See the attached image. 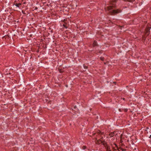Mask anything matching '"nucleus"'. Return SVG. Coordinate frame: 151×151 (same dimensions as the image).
I'll use <instances>...</instances> for the list:
<instances>
[{
    "label": "nucleus",
    "mask_w": 151,
    "mask_h": 151,
    "mask_svg": "<svg viewBox=\"0 0 151 151\" xmlns=\"http://www.w3.org/2000/svg\"><path fill=\"white\" fill-rule=\"evenodd\" d=\"M100 139L101 141H102L103 140H104L103 137H101V138L100 139Z\"/></svg>",
    "instance_id": "a211bd4d"
},
{
    "label": "nucleus",
    "mask_w": 151,
    "mask_h": 151,
    "mask_svg": "<svg viewBox=\"0 0 151 151\" xmlns=\"http://www.w3.org/2000/svg\"><path fill=\"white\" fill-rule=\"evenodd\" d=\"M37 52H39V50H37Z\"/></svg>",
    "instance_id": "a878e982"
},
{
    "label": "nucleus",
    "mask_w": 151,
    "mask_h": 151,
    "mask_svg": "<svg viewBox=\"0 0 151 151\" xmlns=\"http://www.w3.org/2000/svg\"><path fill=\"white\" fill-rule=\"evenodd\" d=\"M106 149V150L107 151H109L110 150V147L108 145H107V146L105 147H104Z\"/></svg>",
    "instance_id": "1a4fd4ad"
},
{
    "label": "nucleus",
    "mask_w": 151,
    "mask_h": 151,
    "mask_svg": "<svg viewBox=\"0 0 151 151\" xmlns=\"http://www.w3.org/2000/svg\"><path fill=\"white\" fill-rule=\"evenodd\" d=\"M14 5H15L17 7H19L20 6L22 5L21 3H17L14 2Z\"/></svg>",
    "instance_id": "423d86ee"
},
{
    "label": "nucleus",
    "mask_w": 151,
    "mask_h": 151,
    "mask_svg": "<svg viewBox=\"0 0 151 151\" xmlns=\"http://www.w3.org/2000/svg\"><path fill=\"white\" fill-rule=\"evenodd\" d=\"M86 146H83L82 147V149H83V150H85V149H86Z\"/></svg>",
    "instance_id": "2eb2a0df"
},
{
    "label": "nucleus",
    "mask_w": 151,
    "mask_h": 151,
    "mask_svg": "<svg viewBox=\"0 0 151 151\" xmlns=\"http://www.w3.org/2000/svg\"><path fill=\"white\" fill-rule=\"evenodd\" d=\"M67 23H64V24H63V26L64 27L66 28V29L67 28V27L66 26Z\"/></svg>",
    "instance_id": "9b49d317"
},
{
    "label": "nucleus",
    "mask_w": 151,
    "mask_h": 151,
    "mask_svg": "<svg viewBox=\"0 0 151 151\" xmlns=\"http://www.w3.org/2000/svg\"><path fill=\"white\" fill-rule=\"evenodd\" d=\"M114 145L116 146V147L117 148V149L119 150V147H118L117 145L116 144H114Z\"/></svg>",
    "instance_id": "f3484780"
},
{
    "label": "nucleus",
    "mask_w": 151,
    "mask_h": 151,
    "mask_svg": "<svg viewBox=\"0 0 151 151\" xmlns=\"http://www.w3.org/2000/svg\"><path fill=\"white\" fill-rule=\"evenodd\" d=\"M96 54L97 55H99V54H102L103 53V51L102 50H99V51H96Z\"/></svg>",
    "instance_id": "6e6552de"
},
{
    "label": "nucleus",
    "mask_w": 151,
    "mask_h": 151,
    "mask_svg": "<svg viewBox=\"0 0 151 151\" xmlns=\"http://www.w3.org/2000/svg\"><path fill=\"white\" fill-rule=\"evenodd\" d=\"M7 36L9 37V36H8V35H7Z\"/></svg>",
    "instance_id": "cd10ccee"
},
{
    "label": "nucleus",
    "mask_w": 151,
    "mask_h": 151,
    "mask_svg": "<svg viewBox=\"0 0 151 151\" xmlns=\"http://www.w3.org/2000/svg\"><path fill=\"white\" fill-rule=\"evenodd\" d=\"M100 59L101 60L103 61L104 60V58L103 57H101L100 58Z\"/></svg>",
    "instance_id": "4468645a"
},
{
    "label": "nucleus",
    "mask_w": 151,
    "mask_h": 151,
    "mask_svg": "<svg viewBox=\"0 0 151 151\" xmlns=\"http://www.w3.org/2000/svg\"><path fill=\"white\" fill-rule=\"evenodd\" d=\"M98 44L96 40H94L93 44V47H94L96 46H98Z\"/></svg>",
    "instance_id": "0eeeda50"
},
{
    "label": "nucleus",
    "mask_w": 151,
    "mask_h": 151,
    "mask_svg": "<svg viewBox=\"0 0 151 151\" xmlns=\"http://www.w3.org/2000/svg\"><path fill=\"white\" fill-rule=\"evenodd\" d=\"M113 83L115 84L116 83V82H113Z\"/></svg>",
    "instance_id": "393cba45"
},
{
    "label": "nucleus",
    "mask_w": 151,
    "mask_h": 151,
    "mask_svg": "<svg viewBox=\"0 0 151 151\" xmlns=\"http://www.w3.org/2000/svg\"><path fill=\"white\" fill-rule=\"evenodd\" d=\"M114 132H111L109 134V135L110 136V137H113L114 135Z\"/></svg>",
    "instance_id": "9d476101"
},
{
    "label": "nucleus",
    "mask_w": 151,
    "mask_h": 151,
    "mask_svg": "<svg viewBox=\"0 0 151 151\" xmlns=\"http://www.w3.org/2000/svg\"><path fill=\"white\" fill-rule=\"evenodd\" d=\"M76 106H75L74 107V109H76Z\"/></svg>",
    "instance_id": "412c9836"
},
{
    "label": "nucleus",
    "mask_w": 151,
    "mask_h": 151,
    "mask_svg": "<svg viewBox=\"0 0 151 151\" xmlns=\"http://www.w3.org/2000/svg\"><path fill=\"white\" fill-rule=\"evenodd\" d=\"M95 139L96 141V144L98 145H101V141L100 139H99L98 140H97V138H96Z\"/></svg>",
    "instance_id": "20e7f679"
},
{
    "label": "nucleus",
    "mask_w": 151,
    "mask_h": 151,
    "mask_svg": "<svg viewBox=\"0 0 151 151\" xmlns=\"http://www.w3.org/2000/svg\"><path fill=\"white\" fill-rule=\"evenodd\" d=\"M119 111H120V112L122 111H121V109H119Z\"/></svg>",
    "instance_id": "4be33fe9"
},
{
    "label": "nucleus",
    "mask_w": 151,
    "mask_h": 151,
    "mask_svg": "<svg viewBox=\"0 0 151 151\" xmlns=\"http://www.w3.org/2000/svg\"><path fill=\"white\" fill-rule=\"evenodd\" d=\"M37 7H36L35 8V10H37Z\"/></svg>",
    "instance_id": "5701e85b"
},
{
    "label": "nucleus",
    "mask_w": 151,
    "mask_h": 151,
    "mask_svg": "<svg viewBox=\"0 0 151 151\" xmlns=\"http://www.w3.org/2000/svg\"><path fill=\"white\" fill-rule=\"evenodd\" d=\"M151 29V25H148L145 28V35H146V37L147 36L149 35L150 34V30Z\"/></svg>",
    "instance_id": "f03ea898"
},
{
    "label": "nucleus",
    "mask_w": 151,
    "mask_h": 151,
    "mask_svg": "<svg viewBox=\"0 0 151 151\" xmlns=\"http://www.w3.org/2000/svg\"><path fill=\"white\" fill-rule=\"evenodd\" d=\"M149 138L151 139V135H150V137H149Z\"/></svg>",
    "instance_id": "b1692460"
},
{
    "label": "nucleus",
    "mask_w": 151,
    "mask_h": 151,
    "mask_svg": "<svg viewBox=\"0 0 151 151\" xmlns=\"http://www.w3.org/2000/svg\"><path fill=\"white\" fill-rule=\"evenodd\" d=\"M103 134V132H101L99 130H98L96 131V132L93 133L92 134V135H93V136H94L96 135V136L97 137L99 135H102Z\"/></svg>",
    "instance_id": "7ed1b4c3"
},
{
    "label": "nucleus",
    "mask_w": 151,
    "mask_h": 151,
    "mask_svg": "<svg viewBox=\"0 0 151 151\" xmlns=\"http://www.w3.org/2000/svg\"><path fill=\"white\" fill-rule=\"evenodd\" d=\"M121 149V150H122V151H125V150H124V149L123 148H120Z\"/></svg>",
    "instance_id": "aec40b11"
},
{
    "label": "nucleus",
    "mask_w": 151,
    "mask_h": 151,
    "mask_svg": "<svg viewBox=\"0 0 151 151\" xmlns=\"http://www.w3.org/2000/svg\"><path fill=\"white\" fill-rule=\"evenodd\" d=\"M124 1H127L129 2H132L135 0H124ZM117 0H111V5L107 7V10L109 11V13L111 15H115L121 12L122 10L120 9L116 10L113 9L114 8L116 7L115 4Z\"/></svg>",
    "instance_id": "f257e3e1"
},
{
    "label": "nucleus",
    "mask_w": 151,
    "mask_h": 151,
    "mask_svg": "<svg viewBox=\"0 0 151 151\" xmlns=\"http://www.w3.org/2000/svg\"><path fill=\"white\" fill-rule=\"evenodd\" d=\"M142 40L143 41H145L146 39V37H145V36L143 35L142 36Z\"/></svg>",
    "instance_id": "f8f14e48"
},
{
    "label": "nucleus",
    "mask_w": 151,
    "mask_h": 151,
    "mask_svg": "<svg viewBox=\"0 0 151 151\" xmlns=\"http://www.w3.org/2000/svg\"><path fill=\"white\" fill-rule=\"evenodd\" d=\"M83 66L84 69H87L88 68V66L85 65V64L83 65Z\"/></svg>",
    "instance_id": "ddd939ff"
},
{
    "label": "nucleus",
    "mask_w": 151,
    "mask_h": 151,
    "mask_svg": "<svg viewBox=\"0 0 151 151\" xmlns=\"http://www.w3.org/2000/svg\"><path fill=\"white\" fill-rule=\"evenodd\" d=\"M107 143L106 142L105 140H103L101 141V145H103L104 147H105L107 146Z\"/></svg>",
    "instance_id": "39448f33"
},
{
    "label": "nucleus",
    "mask_w": 151,
    "mask_h": 151,
    "mask_svg": "<svg viewBox=\"0 0 151 151\" xmlns=\"http://www.w3.org/2000/svg\"><path fill=\"white\" fill-rule=\"evenodd\" d=\"M67 21V19H64L63 20H62L61 21L63 22L64 23H66L65 22V21Z\"/></svg>",
    "instance_id": "dca6fc26"
},
{
    "label": "nucleus",
    "mask_w": 151,
    "mask_h": 151,
    "mask_svg": "<svg viewBox=\"0 0 151 151\" xmlns=\"http://www.w3.org/2000/svg\"><path fill=\"white\" fill-rule=\"evenodd\" d=\"M22 13L24 14H25V12L23 11H22Z\"/></svg>",
    "instance_id": "6ab92c4d"
},
{
    "label": "nucleus",
    "mask_w": 151,
    "mask_h": 151,
    "mask_svg": "<svg viewBox=\"0 0 151 151\" xmlns=\"http://www.w3.org/2000/svg\"><path fill=\"white\" fill-rule=\"evenodd\" d=\"M107 151H111V150H110Z\"/></svg>",
    "instance_id": "bb28decb"
}]
</instances>
